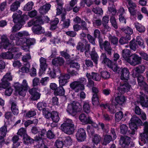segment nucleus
I'll use <instances>...</instances> for the list:
<instances>
[{
  "label": "nucleus",
  "mask_w": 148,
  "mask_h": 148,
  "mask_svg": "<svg viewBox=\"0 0 148 148\" xmlns=\"http://www.w3.org/2000/svg\"><path fill=\"white\" fill-rule=\"evenodd\" d=\"M24 0H18L13 3L10 5V10L12 12H15L17 10L18 7L20 6L21 3Z\"/></svg>",
  "instance_id": "bb28decb"
},
{
  "label": "nucleus",
  "mask_w": 148,
  "mask_h": 148,
  "mask_svg": "<svg viewBox=\"0 0 148 148\" xmlns=\"http://www.w3.org/2000/svg\"><path fill=\"white\" fill-rule=\"evenodd\" d=\"M81 40L85 43V53L86 55L87 53L90 51V44L88 43V41L86 39L84 38H82Z\"/></svg>",
  "instance_id": "8fccbe9b"
},
{
  "label": "nucleus",
  "mask_w": 148,
  "mask_h": 148,
  "mask_svg": "<svg viewBox=\"0 0 148 148\" xmlns=\"http://www.w3.org/2000/svg\"><path fill=\"white\" fill-rule=\"evenodd\" d=\"M23 139L24 140V143L27 145H31L34 143L35 141V139H33L27 134L25 135V136L23 137Z\"/></svg>",
  "instance_id": "7c9ffc66"
},
{
  "label": "nucleus",
  "mask_w": 148,
  "mask_h": 148,
  "mask_svg": "<svg viewBox=\"0 0 148 148\" xmlns=\"http://www.w3.org/2000/svg\"><path fill=\"white\" fill-rule=\"evenodd\" d=\"M120 129L121 130V133L123 134H125L127 133V135L128 136H130L131 135L129 134V131L130 130H129L128 132H127L128 130V127L127 126L125 125L124 124H123L121 125L120 127ZM132 131H130V132H131Z\"/></svg>",
  "instance_id": "72a5a7b5"
},
{
  "label": "nucleus",
  "mask_w": 148,
  "mask_h": 148,
  "mask_svg": "<svg viewBox=\"0 0 148 148\" xmlns=\"http://www.w3.org/2000/svg\"><path fill=\"white\" fill-rule=\"evenodd\" d=\"M123 116V112L121 111L116 112L115 115V121L116 122L119 121Z\"/></svg>",
  "instance_id": "de8ad7c7"
},
{
  "label": "nucleus",
  "mask_w": 148,
  "mask_h": 148,
  "mask_svg": "<svg viewBox=\"0 0 148 148\" xmlns=\"http://www.w3.org/2000/svg\"><path fill=\"white\" fill-rule=\"evenodd\" d=\"M36 114V112L34 110H31L26 113L25 117L30 118L35 116Z\"/></svg>",
  "instance_id": "774afa93"
},
{
  "label": "nucleus",
  "mask_w": 148,
  "mask_h": 148,
  "mask_svg": "<svg viewBox=\"0 0 148 148\" xmlns=\"http://www.w3.org/2000/svg\"><path fill=\"white\" fill-rule=\"evenodd\" d=\"M87 37L90 43L94 45H96L95 42V39L96 38H95L94 36L93 37L89 34H87Z\"/></svg>",
  "instance_id": "69168bd1"
},
{
  "label": "nucleus",
  "mask_w": 148,
  "mask_h": 148,
  "mask_svg": "<svg viewBox=\"0 0 148 148\" xmlns=\"http://www.w3.org/2000/svg\"><path fill=\"white\" fill-rule=\"evenodd\" d=\"M101 60L103 64L107 65L114 72L119 73L120 68H118L116 65L113 64L112 61L107 57L105 54H102L101 56Z\"/></svg>",
  "instance_id": "0eeeda50"
},
{
  "label": "nucleus",
  "mask_w": 148,
  "mask_h": 148,
  "mask_svg": "<svg viewBox=\"0 0 148 148\" xmlns=\"http://www.w3.org/2000/svg\"><path fill=\"white\" fill-rule=\"evenodd\" d=\"M64 61L63 58L60 57L55 58L52 61L53 65L57 66L62 65L64 64Z\"/></svg>",
  "instance_id": "b1692460"
},
{
  "label": "nucleus",
  "mask_w": 148,
  "mask_h": 148,
  "mask_svg": "<svg viewBox=\"0 0 148 148\" xmlns=\"http://www.w3.org/2000/svg\"><path fill=\"white\" fill-rule=\"evenodd\" d=\"M4 116L6 119L11 121H13L15 119V117L12 113L10 112H7L5 113Z\"/></svg>",
  "instance_id": "c03bdc74"
},
{
  "label": "nucleus",
  "mask_w": 148,
  "mask_h": 148,
  "mask_svg": "<svg viewBox=\"0 0 148 148\" xmlns=\"http://www.w3.org/2000/svg\"><path fill=\"white\" fill-rule=\"evenodd\" d=\"M99 125L103 132L108 133L109 131V127L108 125H105L103 123H99Z\"/></svg>",
  "instance_id": "0e129e2a"
},
{
  "label": "nucleus",
  "mask_w": 148,
  "mask_h": 148,
  "mask_svg": "<svg viewBox=\"0 0 148 148\" xmlns=\"http://www.w3.org/2000/svg\"><path fill=\"white\" fill-rule=\"evenodd\" d=\"M109 6L108 7V11L109 12H111L112 15H115L116 13V11L115 9V7L114 3L112 5L109 3Z\"/></svg>",
  "instance_id": "338daca9"
},
{
  "label": "nucleus",
  "mask_w": 148,
  "mask_h": 148,
  "mask_svg": "<svg viewBox=\"0 0 148 148\" xmlns=\"http://www.w3.org/2000/svg\"><path fill=\"white\" fill-rule=\"evenodd\" d=\"M110 21L112 26L115 29H117L118 27L115 17L113 16H111L110 17Z\"/></svg>",
  "instance_id": "bf43d9fd"
},
{
  "label": "nucleus",
  "mask_w": 148,
  "mask_h": 148,
  "mask_svg": "<svg viewBox=\"0 0 148 148\" xmlns=\"http://www.w3.org/2000/svg\"><path fill=\"white\" fill-rule=\"evenodd\" d=\"M137 77V81L138 85L140 86L146 83L145 81L144 77L142 75L138 74V76L136 77Z\"/></svg>",
  "instance_id": "13d9d810"
},
{
  "label": "nucleus",
  "mask_w": 148,
  "mask_h": 148,
  "mask_svg": "<svg viewBox=\"0 0 148 148\" xmlns=\"http://www.w3.org/2000/svg\"><path fill=\"white\" fill-rule=\"evenodd\" d=\"M92 22L93 26L94 27H100L102 24L101 19L96 17H94Z\"/></svg>",
  "instance_id": "79ce46f5"
},
{
  "label": "nucleus",
  "mask_w": 148,
  "mask_h": 148,
  "mask_svg": "<svg viewBox=\"0 0 148 148\" xmlns=\"http://www.w3.org/2000/svg\"><path fill=\"white\" fill-rule=\"evenodd\" d=\"M131 51L129 49H125L122 50V57L127 62L129 60L130 56L131 55Z\"/></svg>",
  "instance_id": "c756f323"
},
{
  "label": "nucleus",
  "mask_w": 148,
  "mask_h": 148,
  "mask_svg": "<svg viewBox=\"0 0 148 148\" xmlns=\"http://www.w3.org/2000/svg\"><path fill=\"white\" fill-rule=\"evenodd\" d=\"M34 3L32 1L28 2L24 7L23 10L25 11H29L32 9Z\"/></svg>",
  "instance_id": "09e8293b"
},
{
  "label": "nucleus",
  "mask_w": 148,
  "mask_h": 148,
  "mask_svg": "<svg viewBox=\"0 0 148 148\" xmlns=\"http://www.w3.org/2000/svg\"><path fill=\"white\" fill-rule=\"evenodd\" d=\"M108 38L111 44L115 46L118 45L119 40L117 37L114 36L110 35L108 37Z\"/></svg>",
  "instance_id": "c9c22d12"
},
{
  "label": "nucleus",
  "mask_w": 148,
  "mask_h": 148,
  "mask_svg": "<svg viewBox=\"0 0 148 148\" xmlns=\"http://www.w3.org/2000/svg\"><path fill=\"white\" fill-rule=\"evenodd\" d=\"M40 70L43 72L46 70L47 66L46 59L43 57L40 58Z\"/></svg>",
  "instance_id": "a878e982"
},
{
  "label": "nucleus",
  "mask_w": 148,
  "mask_h": 148,
  "mask_svg": "<svg viewBox=\"0 0 148 148\" xmlns=\"http://www.w3.org/2000/svg\"><path fill=\"white\" fill-rule=\"evenodd\" d=\"M53 93L55 96H63L65 95V90L63 86L60 85L57 89L53 91Z\"/></svg>",
  "instance_id": "cd10ccee"
},
{
  "label": "nucleus",
  "mask_w": 148,
  "mask_h": 148,
  "mask_svg": "<svg viewBox=\"0 0 148 148\" xmlns=\"http://www.w3.org/2000/svg\"><path fill=\"white\" fill-rule=\"evenodd\" d=\"M131 122L129 123V125L130 128L132 130L131 132L129 131V134L131 135V136L135 134V131L137 129V126L142 125L143 123L141 120L136 115H134L131 119Z\"/></svg>",
  "instance_id": "39448f33"
},
{
  "label": "nucleus",
  "mask_w": 148,
  "mask_h": 148,
  "mask_svg": "<svg viewBox=\"0 0 148 148\" xmlns=\"http://www.w3.org/2000/svg\"><path fill=\"white\" fill-rule=\"evenodd\" d=\"M66 13H63L61 15V22L62 21L61 24L63 29L68 28L70 25L71 21L69 18L66 19Z\"/></svg>",
  "instance_id": "a211bd4d"
},
{
  "label": "nucleus",
  "mask_w": 148,
  "mask_h": 148,
  "mask_svg": "<svg viewBox=\"0 0 148 148\" xmlns=\"http://www.w3.org/2000/svg\"><path fill=\"white\" fill-rule=\"evenodd\" d=\"M86 76L87 77L88 82L86 86L88 88H90L95 86L94 82L91 78L90 73H86Z\"/></svg>",
  "instance_id": "2f4dec72"
},
{
  "label": "nucleus",
  "mask_w": 148,
  "mask_h": 148,
  "mask_svg": "<svg viewBox=\"0 0 148 148\" xmlns=\"http://www.w3.org/2000/svg\"><path fill=\"white\" fill-rule=\"evenodd\" d=\"M140 136L139 144L141 146H143L146 143V141L147 140L148 134L144 132L140 134Z\"/></svg>",
  "instance_id": "412c9836"
},
{
  "label": "nucleus",
  "mask_w": 148,
  "mask_h": 148,
  "mask_svg": "<svg viewBox=\"0 0 148 148\" xmlns=\"http://www.w3.org/2000/svg\"><path fill=\"white\" fill-rule=\"evenodd\" d=\"M76 49L80 52H83L85 50V45L82 42L79 41L76 46Z\"/></svg>",
  "instance_id": "864d4df0"
},
{
  "label": "nucleus",
  "mask_w": 148,
  "mask_h": 148,
  "mask_svg": "<svg viewBox=\"0 0 148 148\" xmlns=\"http://www.w3.org/2000/svg\"><path fill=\"white\" fill-rule=\"evenodd\" d=\"M19 139V137L17 135L14 136L12 137V140L13 143V148H16L20 145V143L18 141Z\"/></svg>",
  "instance_id": "473e14b6"
},
{
  "label": "nucleus",
  "mask_w": 148,
  "mask_h": 148,
  "mask_svg": "<svg viewBox=\"0 0 148 148\" xmlns=\"http://www.w3.org/2000/svg\"><path fill=\"white\" fill-rule=\"evenodd\" d=\"M12 80V77L11 73L9 72L7 73L1 79V84L3 86V88H6L10 86V84L9 81Z\"/></svg>",
  "instance_id": "9b49d317"
},
{
  "label": "nucleus",
  "mask_w": 148,
  "mask_h": 148,
  "mask_svg": "<svg viewBox=\"0 0 148 148\" xmlns=\"http://www.w3.org/2000/svg\"><path fill=\"white\" fill-rule=\"evenodd\" d=\"M84 103L83 108L84 112L86 113H89L90 112V107L88 103L84 102Z\"/></svg>",
  "instance_id": "052dcab7"
},
{
  "label": "nucleus",
  "mask_w": 148,
  "mask_h": 148,
  "mask_svg": "<svg viewBox=\"0 0 148 148\" xmlns=\"http://www.w3.org/2000/svg\"><path fill=\"white\" fill-rule=\"evenodd\" d=\"M100 95H92V105L94 106H97L99 105V98Z\"/></svg>",
  "instance_id": "58836bf2"
},
{
  "label": "nucleus",
  "mask_w": 148,
  "mask_h": 148,
  "mask_svg": "<svg viewBox=\"0 0 148 148\" xmlns=\"http://www.w3.org/2000/svg\"><path fill=\"white\" fill-rule=\"evenodd\" d=\"M47 133L45 129H40L38 132V136L36 135L35 137V140L36 141H38L42 140L45 138V135Z\"/></svg>",
  "instance_id": "6ab92c4d"
},
{
  "label": "nucleus",
  "mask_w": 148,
  "mask_h": 148,
  "mask_svg": "<svg viewBox=\"0 0 148 148\" xmlns=\"http://www.w3.org/2000/svg\"><path fill=\"white\" fill-rule=\"evenodd\" d=\"M52 115L51 118L53 121L55 123L58 122L60 119L58 113L56 112L53 111Z\"/></svg>",
  "instance_id": "37998d69"
},
{
  "label": "nucleus",
  "mask_w": 148,
  "mask_h": 148,
  "mask_svg": "<svg viewBox=\"0 0 148 148\" xmlns=\"http://www.w3.org/2000/svg\"><path fill=\"white\" fill-rule=\"evenodd\" d=\"M70 78V76L69 74H61L59 77V84L60 86H64L68 82V80Z\"/></svg>",
  "instance_id": "ddd939ff"
},
{
  "label": "nucleus",
  "mask_w": 148,
  "mask_h": 148,
  "mask_svg": "<svg viewBox=\"0 0 148 148\" xmlns=\"http://www.w3.org/2000/svg\"><path fill=\"white\" fill-rule=\"evenodd\" d=\"M75 126L61 125V130L66 134L71 135L73 134L75 130Z\"/></svg>",
  "instance_id": "f8f14e48"
},
{
  "label": "nucleus",
  "mask_w": 148,
  "mask_h": 148,
  "mask_svg": "<svg viewBox=\"0 0 148 148\" xmlns=\"http://www.w3.org/2000/svg\"><path fill=\"white\" fill-rule=\"evenodd\" d=\"M134 26L136 30L140 32H144L145 31V27L138 23H134Z\"/></svg>",
  "instance_id": "a19ab883"
},
{
  "label": "nucleus",
  "mask_w": 148,
  "mask_h": 148,
  "mask_svg": "<svg viewBox=\"0 0 148 148\" xmlns=\"http://www.w3.org/2000/svg\"><path fill=\"white\" fill-rule=\"evenodd\" d=\"M14 85L16 91L18 92L19 94L23 97H24L25 95L26 91L29 87L27 81L24 79L23 80L22 84L17 82Z\"/></svg>",
  "instance_id": "423d86ee"
},
{
  "label": "nucleus",
  "mask_w": 148,
  "mask_h": 148,
  "mask_svg": "<svg viewBox=\"0 0 148 148\" xmlns=\"http://www.w3.org/2000/svg\"><path fill=\"white\" fill-rule=\"evenodd\" d=\"M141 58L138 55L134 54L131 55L127 62L131 65L135 66L141 63Z\"/></svg>",
  "instance_id": "1a4fd4ad"
},
{
  "label": "nucleus",
  "mask_w": 148,
  "mask_h": 148,
  "mask_svg": "<svg viewBox=\"0 0 148 148\" xmlns=\"http://www.w3.org/2000/svg\"><path fill=\"white\" fill-rule=\"evenodd\" d=\"M120 29L121 31L127 34H132L133 33L132 29L128 27L121 28Z\"/></svg>",
  "instance_id": "5fc2aeb1"
},
{
  "label": "nucleus",
  "mask_w": 148,
  "mask_h": 148,
  "mask_svg": "<svg viewBox=\"0 0 148 148\" xmlns=\"http://www.w3.org/2000/svg\"><path fill=\"white\" fill-rule=\"evenodd\" d=\"M90 75L92 79L95 81H99L101 79V76L97 73L92 72L91 74H90Z\"/></svg>",
  "instance_id": "49530a36"
},
{
  "label": "nucleus",
  "mask_w": 148,
  "mask_h": 148,
  "mask_svg": "<svg viewBox=\"0 0 148 148\" xmlns=\"http://www.w3.org/2000/svg\"><path fill=\"white\" fill-rule=\"evenodd\" d=\"M47 106V104L45 102H39L37 104V107L39 110H42V112L46 109V108Z\"/></svg>",
  "instance_id": "a18cd8bd"
},
{
  "label": "nucleus",
  "mask_w": 148,
  "mask_h": 148,
  "mask_svg": "<svg viewBox=\"0 0 148 148\" xmlns=\"http://www.w3.org/2000/svg\"><path fill=\"white\" fill-rule=\"evenodd\" d=\"M66 110L68 113L74 116L82 111V106L79 102L73 101L68 105Z\"/></svg>",
  "instance_id": "7ed1b4c3"
},
{
  "label": "nucleus",
  "mask_w": 148,
  "mask_h": 148,
  "mask_svg": "<svg viewBox=\"0 0 148 148\" xmlns=\"http://www.w3.org/2000/svg\"><path fill=\"white\" fill-rule=\"evenodd\" d=\"M17 134L21 136H23V137L27 134L26 129L23 127L21 128L18 130Z\"/></svg>",
  "instance_id": "680f3d73"
},
{
  "label": "nucleus",
  "mask_w": 148,
  "mask_h": 148,
  "mask_svg": "<svg viewBox=\"0 0 148 148\" xmlns=\"http://www.w3.org/2000/svg\"><path fill=\"white\" fill-rule=\"evenodd\" d=\"M22 14V12L18 10L12 15L13 22L17 23L12 27L11 30L12 32L19 30L22 27L25 20L27 19V16L25 14L21 16Z\"/></svg>",
  "instance_id": "f257e3e1"
},
{
  "label": "nucleus",
  "mask_w": 148,
  "mask_h": 148,
  "mask_svg": "<svg viewBox=\"0 0 148 148\" xmlns=\"http://www.w3.org/2000/svg\"><path fill=\"white\" fill-rule=\"evenodd\" d=\"M89 54L90 56V58L93 61L95 64L97 65L98 63L99 56L97 53L95 51V47L93 48L92 51Z\"/></svg>",
  "instance_id": "4be33fe9"
},
{
  "label": "nucleus",
  "mask_w": 148,
  "mask_h": 148,
  "mask_svg": "<svg viewBox=\"0 0 148 148\" xmlns=\"http://www.w3.org/2000/svg\"><path fill=\"white\" fill-rule=\"evenodd\" d=\"M121 80H127L130 76V72L128 69L124 68L121 69Z\"/></svg>",
  "instance_id": "5701e85b"
},
{
  "label": "nucleus",
  "mask_w": 148,
  "mask_h": 148,
  "mask_svg": "<svg viewBox=\"0 0 148 148\" xmlns=\"http://www.w3.org/2000/svg\"><path fill=\"white\" fill-rule=\"evenodd\" d=\"M126 99L123 96H117L115 97V99L112 101V104L116 108H119V110L121 109V106L126 101Z\"/></svg>",
  "instance_id": "6e6552de"
},
{
  "label": "nucleus",
  "mask_w": 148,
  "mask_h": 148,
  "mask_svg": "<svg viewBox=\"0 0 148 148\" xmlns=\"http://www.w3.org/2000/svg\"><path fill=\"white\" fill-rule=\"evenodd\" d=\"M0 56L3 59H11L13 58V54L9 51L1 54Z\"/></svg>",
  "instance_id": "f704fd0d"
},
{
  "label": "nucleus",
  "mask_w": 148,
  "mask_h": 148,
  "mask_svg": "<svg viewBox=\"0 0 148 148\" xmlns=\"http://www.w3.org/2000/svg\"><path fill=\"white\" fill-rule=\"evenodd\" d=\"M86 82V80L85 78L81 77L79 78L77 81L72 82L70 84V86L75 92H78L80 90H84V85Z\"/></svg>",
  "instance_id": "f03ea898"
},
{
  "label": "nucleus",
  "mask_w": 148,
  "mask_h": 148,
  "mask_svg": "<svg viewBox=\"0 0 148 148\" xmlns=\"http://www.w3.org/2000/svg\"><path fill=\"white\" fill-rule=\"evenodd\" d=\"M140 103L143 107H148V97L142 92H140L138 95Z\"/></svg>",
  "instance_id": "4468645a"
},
{
  "label": "nucleus",
  "mask_w": 148,
  "mask_h": 148,
  "mask_svg": "<svg viewBox=\"0 0 148 148\" xmlns=\"http://www.w3.org/2000/svg\"><path fill=\"white\" fill-rule=\"evenodd\" d=\"M11 45L10 43V45L8 46L7 49H8L9 51L12 53L17 52L19 51V48L18 47H16L15 46H14L12 47H11Z\"/></svg>",
  "instance_id": "e2e57ef3"
},
{
  "label": "nucleus",
  "mask_w": 148,
  "mask_h": 148,
  "mask_svg": "<svg viewBox=\"0 0 148 148\" xmlns=\"http://www.w3.org/2000/svg\"><path fill=\"white\" fill-rule=\"evenodd\" d=\"M34 26H37L43 24V21L40 16H37L35 19L34 20Z\"/></svg>",
  "instance_id": "4d7b16f0"
},
{
  "label": "nucleus",
  "mask_w": 148,
  "mask_h": 148,
  "mask_svg": "<svg viewBox=\"0 0 148 148\" xmlns=\"http://www.w3.org/2000/svg\"><path fill=\"white\" fill-rule=\"evenodd\" d=\"M101 139V138L100 135L96 134L93 136L92 138V141L94 144L97 145L100 142Z\"/></svg>",
  "instance_id": "ea45409f"
},
{
  "label": "nucleus",
  "mask_w": 148,
  "mask_h": 148,
  "mask_svg": "<svg viewBox=\"0 0 148 148\" xmlns=\"http://www.w3.org/2000/svg\"><path fill=\"white\" fill-rule=\"evenodd\" d=\"M76 137L79 142H82L84 141L86 137V131L84 129L82 128L78 129L76 134Z\"/></svg>",
  "instance_id": "9d476101"
},
{
  "label": "nucleus",
  "mask_w": 148,
  "mask_h": 148,
  "mask_svg": "<svg viewBox=\"0 0 148 148\" xmlns=\"http://www.w3.org/2000/svg\"><path fill=\"white\" fill-rule=\"evenodd\" d=\"M1 42H0V49L2 48V45L5 49H7L10 45L9 41L7 37L4 35L2 36L1 38Z\"/></svg>",
  "instance_id": "aec40b11"
},
{
  "label": "nucleus",
  "mask_w": 148,
  "mask_h": 148,
  "mask_svg": "<svg viewBox=\"0 0 148 148\" xmlns=\"http://www.w3.org/2000/svg\"><path fill=\"white\" fill-rule=\"evenodd\" d=\"M7 132V126L4 125L0 128V136L5 137Z\"/></svg>",
  "instance_id": "603ef678"
},
{
  "label": "nucleus",
  "mask_w": 148,
  "mask_h": 148,
  "mask_svg": "<svg viewBox=\"0 0 148 148\" xmlns=\"http://www.w3.org/2000/svg\"><path fill=\"white\" fill-rule=\"evenodd\" d=\"M11 110L14 115H17L19 113V110L16 104L13 102L11 104Z\"/></svg>",
  "instance_id": "e433bc0d"
},
{
  "label": "nucleus",
  "mask_w": 148,
  "mask_h": 148,
  "mask_svg": "<svg viewBox=\"0 0 148 148\" xmlns=\"http://www.w3.org/2000/svg\"><path fill=\"white\" fill-rule=\"evenodd\" d=\"M32 31L35 34H40L45 33L44 29L40 25L34 26L32 27Z\"/></svg>",
  "instance_id": "c85d7f7f"
},
{
  "label": "nucleus",
  "mask_w": 148,
  "mask_h": 148,
  "mask_svg": "<svg viewBox=\"0 0 148 148\" xmlns=\"http://www.w3.org/2000/svg\"><path fill=\"white\" fill-rule=\"evenodd\" d=\"M112 136L111 135H105L103 139V145H106L112 140Z\"/></svg>",
  "instance_id": "3c124183"
},
{
  "label": "nucleus",
  "mask_w": 148,
  "mask_h": 148,
  "mask_svg": "<svg viewBox=\"0 0 148 148\" xmlns=\"http://www.w3.org/2000/svg\"><path fill=\"white\" fill-rule=\"evenodd\" d=\"M130 86L128 83H120V86L117 88V90L121 94H123L129 91L130 89Z\"/></svg>",
  "instance_id": "2eb2a0df"
},
{
  "label": "nucleus",
  "mask_w": 148,
  "mask_h": 148,
  "mask_svg": "<svg viewBox=\"0 0 148 148\" xmlns=\"http://www.w3.org/2000/svg\"><path fill=\"white\" fill-rule=\"evenodd\" d=\"M69 68L75 69L77 71L79 70L80 67V64L77 62H71L69 64Z\"/></svg>",
  "instance_id": "6e6d98bb"
},
{
  "label": "nucleus",
  "mask_w": 148,
  "mask_h": 148,
  "mask_svg": "<svg viewBox=\"0 0 148 148\" xmlns=\"http://www.w3.org/2000/svg\"><path fill=\"white\" fill-rule=\"evenodd\" d=\"M30 64L29 62L24 64V66L21 69V71L23 73H28L30 71Z\"/></svg>",
  "instance_id": "4c0bfd02"
},
{
  "label": "nucleus",
  "mask_w": 148,
  "mask_h": 148,
  "mask_svg": "<svg viewBox=\"0 0 148 148\" xmlns=\"http://www.w3.org/2000/svg\"><path fill=\"white\" fill-rule=\"evenodd\" d=\"M91 117L88 115H86L84 113L81 114L79 116V119L82 122L86 124H88L90 123L91 121Z\"/></svg>",
  "instance_id": "393cba45"
},
{
  "label": "nucleus",
  "mask_w": 148,
  "mask_h": 148,
  "mask_svg": "<svg viewBox=\"0 0 148 148\" xmlns=\"http://www.w3.org/2000/svg\"><path fill=\"white\" fill-rule=\"evenodd\" d=\"M99 42L100 48L101 49H104L105 53H102L100 56V59L101 60V56L102 54H104L107 57H110L112 56V49L111 47L110 42L108 40H105L103 42V39L99 38Z\"/></svg>",
  "instance_id": "20e7f679"
},
{
  "label": "nucleus",
  "mask_w": 148,
  "mask_h": 148,
  "mask_svg": "<svg viewBox=\"0 0 148 148\" xmlns=\"http://www.w3.org/2000/svg\"><path fill=\"white\" fill-rule=\"evenodd\" d=\"M145 70L144 65H139L132 69V76L134 78L138 76V74L143 73Z\"/></svg>",
  "instance_id": "f3484780"
},
{
  "label": "nucleus",
  "mask_w": 148,
  "mask_h": 148,
  "mask_svg": "<svg viewBox=\"0 0 148 148\" xmlns=\"http://www.w3.org/2000/svg\"><path fill=\"white\" fill-rule=\"evenodd\" d=\"M131 141L130 137L127 136H121L119 140V143L124 148L128 146L130 144Z\"/></svg>",
  "instance_id": "dca6fc26"
}]
</instances>
